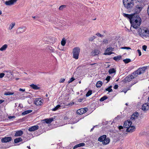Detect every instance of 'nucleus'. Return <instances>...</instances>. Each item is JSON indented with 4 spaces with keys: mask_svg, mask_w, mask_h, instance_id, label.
<instances>
[{
    "mask_svg": "<svg viewBox=\"0 0 149 149\" xmlns=\"http://www.w3.org/2000/svg\"><path fill=\"white\" fill-rule=\"evenodd\" d=\"M53 118H50L45 119L44 120L45 121L46 123L48 124L51 123L53 121Z\"/></svg>",
    "mask_w": 149,
    "mask_h": 149,
    "instance_id": "obj_23",
    "label": "nucleus"
},
{
    "mask_svg": "<svg viewBox=\"0 0 149 149\" xmlns=\"http://www.w3.org/2000/svg\"><path fill=\"white\" fill-rule=\"evenodd\" d=\"M22 141V139L21 138H16L14 140V142L15 143H18Z\"/></svg>",
    "mask_w": 149,
    "mask_h": 149,
    "instance_id": "obj_29",
    "label": "nucleus"
},
{
    "mask_svg": "<svg viewBox=\"0 0 149 149\" xmlns=\"http://www.w3.org/2000/svg\"><path fill=\"white\" fill-rule=\"evenodd\" d=\"M123 61L125 63H127L131 62V60L129 58H126L123 60Z\"/></svg>",
    "mask_w": 149,
    "mask_h": 149,
    "instance_id": "obj_35",
    "label": "nucleus"
},
{
    "mask_svg": "<svg viewBox=\"0 0 149 149\" xmlns=\"http://www.w3.org/2000/svg\"><path fill=\"white\" fill-rule=\"evenodd\" d=\"M133 2V0H123V3H132Z\"/></svg>",
    "mask_w": 149,
    "mask_h": 149,
    "instance_id": "obj_33",
    "label": "nucleus"
},
{
    "mask_svg": "<svg viewBox=\"0 0 149 149\" xmlns=\"http://www.w3.org/2000/svg\"><path fill=\"white\" fill-rule=\"evenodd\" d=\"M80 52V49L78 47L74 48L73 50V58L76 59H78Z\"/></svg>",
    "mask_w": 149,
    "mask_h": 149,
    "instance_id": "obj_5",
    "label": "nucleus"
},
{
    "mask_svg": "<svg viewBox=\"0 0 149 149\" xmlns=\"http://www.w3.org/2000/svg\"><path fill=\"white\" fill-rule=\"evenodd\" d=\"M131 26L134 29H137L140 25L141 20L138 15L135 14H133V16L130 20Z\"/></svg>",
    "mask_w": 149,
    "mask_h": 149,
    "instance_id": "obj_2",
    "label": "nucleus"
},
{
    "mask_svg": "<svg viewBox=\"0 0 149 149\" xmlns=\"http://www.w3.org/2000/svg\"><path fill=\"white\" fill-rule=\"evenodd\" d=\"M12 140L10 137H5L2 138L1 139V141L2 143H7L10 141Z\"/></svg>",
    "mask_w": 149,
    "mask_h": 149,
    "instance_id": "obj_12",
    "label": "nucleus"
},
{
    "mask_svg": "<svg viewBox=\"0 0 149 149\" xmlns=\"http://www.w3.org/2000/svg\"><path fill=\"white\" fill-rule=\"evenodd\" d=\"M23 134V132L22 130L18 131H17L15 134V136H21Z\"/></svg>",
    "mask_w": 149,
    "mask_h": 149,
    "instance_id": "obj_19",
    "label": "nucleus"
},
{
    "mask_svg": "<svg viewBox=\"0 0 149 149\" xmlns=\"http://www.w3.org/2000/svg\"><path fill=\"white\" fill-rule=\"evenodd\" d=\"M19 90L20 91H23V92H24L25 91V89H22V88H20Z\"/></svg>",
    "mask_w": 149,
    "mask_h": 149,
    "instance_id": "obj_56",
    "label": "nucleus"
},
{
    "mask_svg": "<svg viewBox=\"0 0 149 149\" xmlns=\"http://www.w3.org/2000/svg\"><path fill=\"white\" fill-rule=\"evenodd\" d=\"M118 85H115L114 87V89H116L118 88Z\"/></svg>",
    "mask_w": 149,
    "mask_h": 149,
    "instance_id": "obj_55",
    "label": "nucleus"
},
{
    "mask_svg": "<svg viewBox=\"0 0 149 149\" xmlns=\"http://www.w3.org/2000/svg\"><path fill=\"white\" fill-rule=\"evenodd\" d=\"M137 51L139 54V56H141V53L140 50H139V49H138L137 50Z\"/></svg>",
    "mask_w": 149,
    "mask_h": 149,
    "instance_id": "obj_53",
    "label": "nucleus"
},
{
    "mask_svg": "<svg viewBox=\"0 0 149 149\" xmlns=\"http://www.w3.org/2000/svg\"><path fill=\"white\" fill-rule=\"evenodd\" d=\"M61 45L63 46H64L66 43V41L65 40L64 38H63V39H62V41H61Z\"/></svg>",
    "mask_w": 149,
    "mask_h": 149,
    "instance_id": "obj_34",
    "label": "nucleus"
},
{
    "mask_svg": "<svg viewBox=\"0 0 149 149\" xmlns=\"http://www.w3.org/2000/svg\"><path fill=\"white\" fill-rule=\"evenodd\" d=\"M147 12L148 15H149V6H148V8Z\"/></svg>",
    "mask_w": 149,
    "mask_h": 149,
    "instance_id": "obj_60",
    "label": "nucleus"
},
{
    "mask_svg": "<svg viewBox=\"0 0 149 149\" xmlns=\"http://www.w3.org/2000/svg\"><path fill=\"white\" fill-rule=\"evenodd\" d=\"M139 115V114L137 112H135L133 114L132 116L135 118V119L137 118L138 116Z\"/></svg>",
    "mask_w": 149,
    "mask_h": 149,
    "instance_id": "obj_32",
    "label": "nucleus"
},
{
    "mask_svg": "<svg viewBox=\"0 0 149 149\" xmlns=\"http://www.w3.org/2000/svg\"><path fill=\"white\" fill-rule=\"evenodd\" d=\"M75 80V79L74 78V77H72L68 81V83H70L73 81Z\"/></svg>",
    "mask_w": 149,
    "mask_h": 149,
    "instance_id": "obj_43",
    "label": "nucleus"
},
{
    "mask_svg": "<svg viewBox=\"0 0 149 149\" xmlns=\"http://www.w3.org/2000/svg\"><path fill=\"white\" fill-rule=\"evenodd\" d=\"M26 28L25 26L19 27L17 30L16 33L17 34H19L20 33H23L26 31Z\"/></svg>",
    "mask_w": 149,
    "mask_h": 149,
    "instance_id": "obj_7",
    "label": "nucleus"
},
{
    "mask_svg": "<svg viewBox=\"0 0 149 149\" xmlns=\"http://www.w3.org/2000/svg\"><path fill=\"white\" fill-rule=\"evenodd\" d=\"M111 77L110 76H108L106 79V80L107 81V83H108L110 80V79Z\"/></svg>",
    "mask_w": 149,
    "mask_h": 149,
    "instance_id": "obj_46",
    "label": "nucleus"
},
{
    "mask_svg": "<svg viewBox=\"0 0 149 149\" xmlns=\"http://www.w3.org/2000/svg\"><path fill=\"white\" fill-rule=\"evenodd\" d=\"M5 75V74H4V73H0V78H2L3 77L4 75Z\"/></svg>",
    "mask_w": 149,
    "mask_h": 149,
    "instance_id": "obj_50",
    "label": "nucleus"
},
{
    "mask_svg": "<svg viewBox=\"0 0 149 149\" xmlns=\"http://www.w3.org/2000/svg\"><path fill=\"white\" fill-rule=\"evenodd\" d=\"M130 119H131V120H134L135 119V118H134L132 116H131V118H130Z\"/></svg>",
    "mask_w": 149,
    "mask_h": 149,
    "instance_id": "obj_59",
    "label": "nucleus"
},
{
    "mask_svg": "<svg viewBox=\"0 0 149 149\" xmlns=\"http://www.w3.org/2000/svg\"><path fill=\"white\" fill-rule=\"evenodd\" d=\"M30 86L33 89L35 90H39L40 87H38L37 85L34 84H31L30 85Z\"/></svg>",
    "mask_w": 149,
    "mask_h": 149,
    "instance_id": "obj_21",
    "label": "nucleus"
},
{
    "mask_svg": "<svg viewBox=\"0 0 149 149\" xmlns=\"http://www.w3.org/2000/svg\"><path fill=\"white\" fill-rule=\"evenodd\" d=\"M97 125L94 126L92 129H91V132L93 131L94 129V128Z\"/></svg>",
    "mask_w": 149,
    "mask_h": 149,
    "instance_id": "obj_61",
    "label": "nucleus"
},
{
    "mask_svg": "<svg viewBox=\"0 0 149 149\" xmlns=\"http://www.w3.org/2000/svg\"><path fill=\"white\" fill-rule=\"evenodd\" d=\"M107 98V97L106 96H104L103 97H102L100 99V101L101 102H102L105 100Z\"/></svg>",
    "mask_w": 149,
    "mask_h": 149,
    "instance_id": "obj_39",
    "label": "nucleus"
},
{
    "mask_svg": "<svg viewBox=\"0 0 149 149\" xmlns=\"http://www.w3.org/2000/svg\"><path fill=\"white\" fill-rule=\"evenodd\" d=\"M138 32L139 35L143 37L146 38L149 36V31L145 27H141L138 29Z\"/></svg>",
    "mask_w": 149,
    "mask_h": 149,
    "instance_id": "obj_4",
    "label": "nucleus"
},
{
    "mask_svg": "<svg viewBox=\"0 0 149 149\" xmlns=\"http://www.w3.org/2000/svg\"><path fill=\"white\" fill-rule=\"evenodd\" d=\"M32 111L31 110H28L25 111L22 113V115L23 116L31 112Z\"/></svg>",
    "mask_w": 149,
    "mask_h": 149,
    "instance_id": "obj_27",
    "label": "nucleus"
},
{
    "mask_svg": "<svg viewBox=\"0 0 149 149\" xmlns=\"http://www.w3.org/2000/svg\"><path fill=\"white\" fill-rule=\"evenodd\" d=\"M108 41L107 39H104L103 41V42L104 43L107 44L108 43Z\"/></svg>",
    "mask_w": 149,
    "mask_h": 149,
    "instance_id": "obj_47",
    "label": "nucleus"
},
{
    "mask_svg": "<svg viewBox=\"0 0 149 149\" xmlns=\"http://www.w3.org/2000/svg\"><path fill=\"white\" fill-rule=\"evenodd\" d=\"M135 127L134 126H130L127 128L126 129V132H132L135 130Z\"/></svg>",
    "mask_w": 149,
    "mask_h": 149,
    "instance_id": "obj_13",
    "label": "nucleus"
},
{
    "mask_svg": "<svg viewBox=\"0 0 149 149\" xmlns=\"http://www.w3.org/2000/svg\"><path fill=\"white\" fill-rule=\"evenodd\" d=\"M123 127L122 126H120L118 127V129L120 130L123 129Z\"/></svg>",
    "mask_w": 149,
    "mask_h": 149,
    "instance_id": "obj_54",
    "label": "nucleus"
},
{
    "mask_svg": "<svg viewBox=\"0 0 149 149\" xmlns=\"http://www.w3.org/2000/svg\"><path fill=\"white\" fill-rule=\"evenodd\" d=\"M120 48L122 49H131V48L130 47H121Z\"/></svg>",
    "mask_w": 149,
    "mask_h": 149,
    "instance_id": "obj_44",
    "label": "nucleus"
},
{
    "mask_svg": "<svg viewBox=\"0 0 149 149\" xmlns=\"http://www.w3.org/2000/svg\"><path fill=\"white\" fill-rule=\"evenodd\" d=\"M39 126L38 125H35L29 128L28 130L29 131L32 132L37 130Z\"/></svg>",
    "mask_w": 149,
    "mask_h": 149,
    "instance_id": "obj_17",
    "label": "nucleus"
},
{
    "mask_svg": "<svg viewBox=\"0 0 149 149\" xmlns=\"http://www.w3.org/2000/svg\"><path fill=\"white\" fill-rule=\"evenodd\" d=\"M42 100L40 99H36L35 100V104L37 106L41 105L42 103Z\"/></svg>",
    "mask_w": 149,
    "mask_h": 149,
    "instance_id": "obj_16",
    "label": "nucleus"
},
{
    "mask_svg": "<svg viewBox=\"0 0 149 149\" xmlns=\"http://www.w3.org/2000/svg\"><path fill=\"white\" fill-rule=\"evenodd\" d=\"M112 87V86H110L109 87V88L110 89H111V88Z\"/></svg>",
    "mask_w": 149,
    "mask_h": 149,
    "instance_id": "obj_64",
    "label": "nucleus"
},
{
    "mask_svg": "<svg viewBox=\"0 0 149 149\" xmlns=\"http://www.w3.org/2000/svg\"><path fill=\"white\" fill-rule=\"evenodd\" d=\"M83 99H80L79 100V101L80 102H81L82 100Z\"/></svg>",
    "mask_w": 149,
    "mask_h": 149,
    "instance_id": "obj_63",
    "label": "nucleus"
},
{
    "mask_svg": "<svg viewBox=\"0 0 149 149\" xmlns=\"http://www.w3.org/2000/svg\"><path fill=\"white\" fill-rule=\"evenodd\" d=\"M147 69V67H142L138 69L136 71H134L133 73L134 75H128L126 77L124 80L125 81L129 82L132 80V79L137 76L138 75H140L141 74L143 73Z\"/></svg>",
    "mask_w": 149,
    "mask_h": 149,
    "instance_id": "obj_1",
    "label": "nucleus"
},
{
    "mask_svg": "<svg viewBox=\"0 0 149 149\" xmlns=\"http://www.w3.org/2000/svg\"><path fill=\"white\" fill-rule=\"evenodd\" d=\"M66 6L65 5H62L61 6H60L59 8V10H63L64 8H65L66 7Z\"/></svg>",
    "mask_w": 149,
    "mask_h": 149,
    "instance_id": "obj_41",
    "label": "nucleus"
},
{
    "mask_svg": "<svg viewBox=\"0 0 149 149\" xmlns=\"http://www.w3.org/2000/svg\"><path fill=\"white\" fill-rule=\"evenodd\" d=\"M99 53V51L97 49H95L93 52H92L93 56H95L98 55Z\"/></svg>",
    "mask_w": 149,
    "mask_h": 149,
    "instance_id": "obj_22",
    "label": "nucleus"
},
{
    "mask_svg": "<svg viewBox=\"0 0 149 149\" xmlns=\"http://www.w3.org/2000/svg\"><path fill=\"white\" fill-rule=\"evenodd\" d=\"M65 80V79L64 78H61L60 80V83H63Z\"/></svg>",
    "mask_w": 149,
    "mask_h": 149,
    "instance_id": "obj_52",
    "label": "nucleus"
},
{
    "mask_svg": "<svg viewBox=\"0 0 149 149\" xmlns=\"http://www.w3.org/2000/svg\"><path fill=\"white\" fill-rule=\"evenodd\" d=\"M106 137V135H102L98 138V141L100 142H103Z\"/></svg>",
    "mask_w": 149,
    "mask_h": 149,
    "instance_id": "obj_20",
    "label": "nucleus"
},
{
    "mask_svg": "<svg viewBox=\"0 0 149 149\" xmlns=\"http://www.w3.org/2000/svg\"><path fill=\"white\" fill-rule=\"evenodd\" d=\"M4 100H0V104L2 103L3 102H4Z\"/></svg>",
    "mask_w": 149,
    "mask_h": 149,
    "instance_id": "obj_57",
    "label": "nucleus"
},
{
    "mask_svg": "<svg viewBox=\"0 0 149 149\" xmlns=\"http://www.w3.org/2000/svg\"><path fill=\"white\" fill-rule=\"evenodd\" d=\"M88 110L87 108L80 109L77 110V113L78 114L81 115L86 112Z\"/></svg>",
    "mask_w": 149,
    "mask_h": 149,
    "instance_id": "obj_8",
    "label": "nucleus"
},
{
    "mask_svg": "<svg viewBox=\"0 0 149 149\" xmlns=\"http://www.w3.org/2000/svg\"><path fill=\"white\" fill-rule=\"evenodd\" d=\"M144 0H137L136 2V5L134 8L135 13L139 14L140 13L143 8V2Z\"/></svg>",
    "mask_w": 149,
    "mask_h": 149,
    "instance_id": "obj_3",
    "label": "nucleus"
},
{
    "mask_svg": "<svg viewBox=\"0 0 149 149\" xmlns=\"http://www.w3.org/2000/svg\"><path fill=\"white\" fill-rule=\"evenodd\" d=\"M110 142V139L108 138H106L102 142V143L104 145H106L108 144Z\"/></svg>",
    "mask_w": 149,
    "mask_h": 149,
    "instance_id": "obj_25",
    "label": "nucleus"
},
{
    "mask_svg": "<svg viewBox=\"0 0 149 149\" xmlns=\"http://www.w3.org/2000/svg\"><path fill=\"white\" fill-rule=\"evenodd\" d=\"M61 107V106L60 105H58L56 107H55L54 108H53L52 109V110L53 111H55Z\"/></svg>",
    "mask_w": 149,
    "mask_h": 149,
    "instance_id": "obj_36",
    "label": "nucleus"
},
{
    "mask_svg": "<svg viewBox=\"0 0 149 149\" xmlns=\"http://www.w3.org/2000/svg\"><path fill=\"white\" fill-rule=\"evenodd\" d=\"M85 145V144L84 143H81L76 145L74 146L73 147V149H75L79 147L84 146Z\"/></svg>",
    "mask_w": 149,
    "mask_h": 149,
    "instance_id": "obj_24",
    "label": "nucleus"
},
{
    "mask_svg": "<svg viewBox=\"0 0 149 149\" xmlns=\"http://www.w3.org/2000/svg\"><path fill=\"white\" fill-rule=\"evenodd\" d=\"M7 47V45L6 44H5L3 45L0 48V51H3L6 49Z\"/></svg>",
    "mask_w": 149,
    "mask_h": 149,
    "instance_id": "obj_28",
    "label": "nucleus"
},
{
    "mask_svg": "<svg viewBox=\"0 0 149 149\" xmlns=\"http://www.w3.org/2000/svg\"><path fill=\"white\" fill-rule=\"evenodd\" d=\"M121 56L120 55L116 56H115L113 58V59L116 61H118L121 59Z\"/></svg>",
    "mask_w": 149,
    "mask_h": 149,
    "instance_id": "obj_26",
    "label": "nucleus"
},
{
    "mask_svg": "<svg viewBox=\"0 0 149 149\" xmlns=\"http://www.w3.org/2000/svg\"><path fill=\"white\" fill-rule=\"evenodd\" d=\"M123 15L124 17H126L127 19H130V20L132 19V17L133 16V14L129 15L125 13H123Z\"/></svg>",
    "mask_w": 149,
    "mask_h": 149,
    "instance_id": "obj_18",
    "label": "nucleus"
},
{
    "mask_svg": "<svg viewBox=\"0 0 149 149\" xmlns=\"http://www.w3.org/2000/svg\"><path fill=\"white\" fill-rule=\"evenodd\" d=\"M6 76L9 78H11L13 76L12 73L9 71L5 70L3 71Z\"/></svg>",
    "mask_w": 149,
    "mask_h": 149,
    "instance_id": "obj_14",
    "label": "nucleus"
},
{
    "mask_svg": "<svg viewBox=\"0 0 149 149\" xmlns=\"http://www.w3.org/2000/svg\"><path fill=\"white\" fill-rule=\"evenodd\" d=\"M116 70H115L114 68H112L111 69H110L109 71V72L110 74L115 73L116 72Z\"/></svg>",
    "mask_w": 149,
    "mask_h": 149,
    "instance_id": "obj_31",
    "label": "nucleus"
},
{
    "mask_svg": "<svg viewBox=\"0 0 149 149\" xmlns=\"http://www.w3.org/2000/svg\"><path fill=\"white\" fill-rule=\"evenodd\" d=\"M96 35H97V36L100 37H103L104 36H103V35H101L100 33H97L96 34Z\"/></svg>",
    "mask_w": 149,
    "mask_h": 149,
    "instance_id": "obj_49",
    "label": "nucleus"
},
{
    "mask_svg": "<svg viewBox=\"0 0 149 149\" xmlns=\"http://www.w3.org/2000/svg\"><path fill=\"white\" fill-rule=\"evenodd\" d=\"M132 123L131 121L130 120H127L125 121L124 124V127L126 128H128L132 125Z\"/></svg>",
    "mask_w": 149,
    "mask_h": 149,
    "instance_id": "obj_10",
    "label": "nucleus"
},
{
    "mask_svg": "<svg viewBox=\"0 0 149 149\" xmlns=\"http://www.w3.org/2000/svg\"><path fill=\"white\" fill-rule=\"evenodd\" d=\"M15 23H12V24H11L9 27V29L10 30H11V29H12L13 28V27H14V26H15Z\"/></svg>",
    "mask_w": 149,
    "mask_h": 149,
    "instance_id": "obj_38",
    "label": "nucleus"
},
{
    "mask_svg": "<svg viewBox=\"0 0 149 149\" xmlns=\"http://www.w3.org/2000/svg\"><path fill=\"white\" fill-rule=\"evenodd\" d=\"M96 37V36H93L92 37L89 38V41H92Z\"/></svg>",
    "mask_w": 149,
    "mask_h": 149,
    "instance_id": "obj_42",
    "label": "nucleus"
},
{
    "mask_svg": "<svg viewBox=\"0 0 149 149\" xmlns=\"http://www.w3.org/2000/svg\"><path fill=\"white\" fill-rule=\"evenodd\" d=\"M92 93V91L91 90H89L86 94V97H88Z\"/></svg>",
    "mask_w": 149,
    "mask_h": 149,
    "instance_id": "obj_40",
    "label": "nucleus"
},
{
    "mask_svg": "<svg viewBox=\"0 0 149 149\" xmlns=\"http://www.w3.org/2000/svg\"><path fill=\"white\" fill-rule=\"evenodd\" d=\"M74 104V103L73 102H72V103H70L69 104V105H70V104L72 105L73 104Z\"/></svg>",
    "mask_w": 149,
    "mask_h": 149,
    "instance_id": "obj_62",
    "label": "nucleus"
},
{
    "mask_svg": "<svg viewBox=\"0 0 149 149\" xmlns=\"http://www.w3.org/2000/svg\"><path fill=\"white\" fill-rule=\"evenodd\" d=\"M125 7L127 10L130 12L131 10L134 6V2L123 3Z\"/></svg>",
    "mask_w": 149,
    "mask_h": 149,
    "instance_id": "obj_6",
    "label": "nucleus"
},
{
    "mask_svg": "<svg viewBox=\"0 0 149 149\" xmlns=\"http://www.w3.org/2000/svg\"><path fill=\"white\" fill-rule=\"evenodd\" d=\"M15 117L14 116H8V118L10 119H12V118H15Z\"/></svg>",
    "mask_w": 149,
    "mask_h": 149,
    "instance_id": "obj_51",
    "label": "nucleus"
},
{
    "mask_svg": "<svg viewBox=\"0 0 149 149\" xmlns=\"http://www.w3.org/2000/svg\"><path fill=\"white\" fill-rule=\"evenodd\" d=\"M102 81H98L96 84V86L98 88L100 87L102 85Z\"/></svg>",
    "mask_w": 149,
    "mask_h": 149,
    "instance_id": "obj_30",
    "label": "nucleus"
},
{
    "mask_svg": "<svg viewBox=\"0 0 149 149\" xmlns=\"http://www.w3.org/2000/svg\"><path fill=\"white\" fill-rule=\"evenodd\" d=\"M105 90L106 91H108L109 92H112L113 90L112 89H110L109 87L105 89Z\"/></svg>",
    "mask_w": 149,
    "mask_h": 149,
    "instance_id": "obj_45",
    "label": "nucleus"
},
{
    "mask_svg": "<svg viewBox=\"0 0 149 149\" xmlns=\"http://www.w3.org/2000/svg\"><path fill=\"white\" fill-rule=\"evenodd\" d=\"M142 109L144 111H146L149 110V105L146 103L144 104L142 107Z\"/></svg>",
    "mask_w": 149,
    "mask_h": 149,
    "instance_id": "obj_11",
    "label": "nucleus"
},
{
    "mask_svg": "<svg viewBox=\"0 0 149 149\" xmlns=\"http://www.w3.org/2000/svg\"><path fill=\"white\" fill-rule=\"evenodd\" d=\"M147 48V46L146 45H144L142 46L143 49L145 51H146Z\"/></svg>",
    "mask_w": 149,
    "mask_h": 149,
    "instance_id": "obj_48",
    "label": "nucleus"
},
{
    "mask_svg": "<svg viewBox=\"0 0 149 149\" xmlns=\"http://www.w3.org/2000/svg\"><path fill=\"white\" fill-rule=\"evenodd\" d=\"M130 119H131V120H134L135 119V118H134L132 116H131V118H130Z\"/></svg>",
    "mask_w": 149,
    "mask_h": 149,
    "instance_id": "obj_58",
    "label": "nucleus"
},
{
    "mask_svg": "<svg viewBox=\"0 0 149 149\" xmlns=\"http://www.w3.org/2000/svg\"><path fill=\"white\" fill-rule=\"evenodd\" d=\"M114 48L111 47H109L107 48L105 50L106 53L105 54L106 55H110L113 53L111 52L113 50Z\"/></svg>",
    "mask_w": 149,
    "mask_h": 149,
    "instance_id": "obj_9",
    "label": "nucleus"
},
{
    "mask_svg": "<svg viewBox=\"0 0 149 149\" xmlns=\"http://www.w3.org/2000/svg\"><path fill=\"white\" fill-rule=\"evenodd\" d=\"M14 94L13 92H11L9 91L7 92H5L4 94L5 95H13Z\"/></svg>",
    "mask_w": 149,
    "mask_h": 149,
    "instance_id": "obj_37",
    "label": "nucleus"
},
{
    "mask_svg": "<svg viewBox=\"0 0 149 149\" xmlns=\"http://www.w3.org/2000/svg\"><path fill=\"white\" fill-rule=\"evenodd\" d=\"M17 0H10L8 1H6L5 4L6 5L10 6L13 5L14 3L16 2Z\"/></svg>",
    "mask_w": 149,
    "mask_h": 149,
    "instance_id": "obj_15",
    "label": "nucleus"
}]
</instances>
